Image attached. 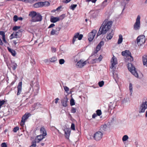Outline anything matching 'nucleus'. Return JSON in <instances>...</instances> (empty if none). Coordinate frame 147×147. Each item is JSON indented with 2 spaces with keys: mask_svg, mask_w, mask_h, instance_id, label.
Instances as JSON below:
<instances>
[{
  "mask_svg": "<svg viewBox=\"0 0 147 147\" xmlns=\"http://www.w3.org/2000/svg\"><path fill=\"white\" fill-rule=\"evenodd\" d=\"M75 103L74 100L73 98H71L70 101V104L71 106H73L75 105Z\"/></svg>",
  "mask_w": 147,
  "mask_h": 147,
  "instance_id": "obj_40",
  "label": "nucleus"
},
{
  "mask_svg": "<svg viewBox=\"0 0 147 147\" xmlns=\"http://www.w3.org/2000/svg\"><path fill=\"white\" fill-rule=\"evenodd\" d=\"M7 49L8 51L11 53V55L13 56H16V52L14 50L10 48L9 47H7Z\"/></svg>",
  "mask_w": 147,
  "mask_h": 147,
  "instance_id": "obj_26",
  "label": "nucleus"
},
{
  "mask_svg": "<svg viewBox=\"0 0 147 147\" xmlns=\"http://www.w3.org/2000/svg\"><path fill=\"white\" fill-rule=\"evenodd\" d=\"M113 24L112 21L106 19L104 21L97 34V37L101 34H105L110 29Z\"/></svg>",
  "mask_w": 147,
  "mask_h": 147,
  "instance_id": "obj_1",
  "label": "nucleus"
},
{
  "mask_svg": "<svg viewBox=\"0 0 147 147\" xmlns=\"http://www.w3.org/2000/svg\"><path fill=\"white\" fill-rule=\"evenodd\" d=\"M21 36L22 32L20 30H19L18 32H17L15 33H13L11 34L9 37V38L10 39H11L14 38H20Z\"/></svg>",
  "mask_w": 147,
  "mask_h": 147,
  "instance_id": "obj_8",
  "label": "nucleus"
},
{
  "mask_svg": "<svg viewBox=\"0 0 147 147\" xmlns=\"http://www.w3.org/2000/svg\"><path fill=\"white\" fill-rule=\"evenodd\" d=\"M36 12L34 11H31L30 12L29 14V16H30L32 19L34 18L37 14Z\"/></svg>",
  "mask_w": 147,
  "mask_h": 147,
  "instance_id": "obj_28",
  "label": "nucleus"
},
{
  "mask_svg": "<svg viewBox=\"0 0 147 147\" xmlns=\"http://www.w3.org/2000/svg\"><path fill=\"white\" fill-rule=\"evenodd\" d=\"M64 0L65 1H63V2L65 3H68L69 2H70L71 1V0Z\"/></svg>",
  "mask_w": 147,
  "mask_h": 147,
  "instance_id": "obj_59",
  "label": "nucleus"
},
{
  "mask_svg": "<svg viewBox=\"0 0 147 147\" xmlns=\"http://www.w3.org/2000/svg\"><path fill=\"white\" fill-rule=\"evenodd\" d=\"M132 85L131 83H130L129 85V89L131 94L132 92Z\"/></svg>",
  "mask_w": 147,
  "mask_h": 147,
  "instance_id": "obj_45",
  "label": "nucleus"
},
{
  "mask_svg": "<svg viewBox=\"0 0 147 147\" xmlns=\"http://www.w3.org/2000/svg\"><path fill=\"white\" fill-rule=\"evenodd\" d=\"M34 84L35 85L33 88V90L34 92V95L36 96L38 93L39 89V85L37 83H35Z\"/></svg>",
  "mask_w": 147,
  "mask_h": 147,
  "instance_id": "obj_12",
  "label": "nucleus"
},
{
  "mask_svg": "<svg viewBox=\"0 0 147 147\" xmlns=\"http://www.w3.org/2000/svg\"><path fill=\"white\" fill-rule=\"evenodd\" d=\"M76 112L75 108L72 107L71 110V112L73 113H75Z\"/></svg>",
  "mask_w": 147,
  "mask_h": 147,
  "instance_id": "obj_47",
  "label": "nucleus"
},
{
  "mask_svg": "<svg viewBox=\"0 0 147 147\" xmlns=\"http://www.w3.org/2000/svg\"><path fill=\"white\" fill-rule=\"evenodd\" d=\"M86 64V61H83L82 60H80L77 63L76 66L78 67L82 68Z\"/></svg>",
  "mask_w": 147,
  "mask_h": 147,
  "instance_id": "obj_14",
  "label": "nucleus"
},
{
  "mask_svg": "<svg viewBox=\"0 0 147 147\" xmlns=\"http://www.w3.org/2000/svg\"><path fill=\"white\" fill-rule=\"evenodd\" d=\"M104 44V42L103 41H101L98 45L101 47Z\"/></svg>",
  "mask_w": 147,
  "mask_h": 147,
  "instance_id": "obj_54",
  "label": "nucleus"
},
{
  "mask_svg": "<svg viewBox=\"0 0 147 147\" xmlns=\"http://www.w3.org/2000/svg\"><path fill=\"white\" fill-rule=\"evenodd\" d=\"M125 0H123L122 1L121 3V5L122 6H123V8L122 10V11H123L125 8V5L127 4V3L125 2Z\"/></svg>",
  "mask_w": 147,
  "mask_h": 147,
  "instance_id": "obj_33",
  "label": "nucleus"
},
{
  "mask_svg": "<svg viewBox=\"0 0 147 147\" xmlns=\"http://www.w3.org/2000/svg\"><path fill=\"white\" fill-rule=\"evenodd\" d=\"M51 50L53 52H55L56 51V49L55 48L52 47L51 48Z\"/></svg>",
  "mask_w": 147,
  "mask_h": 147,
  "instance_id": "obj_61",
  "label": "nucleus"
},
{
  "mask_svg": "<svg viewBox=\"0 0 147 147\" xmlns=\"http://www.w3.org/2000/svg\"><path fill=\"white\" fill-rule=\"evenodd\" d=\"M1 146L2 147H7V145L5 143L3 142L1 144Z\"/></svg>",
  "mask_w": 147,
  "mask_h": 147,
  "instance_id": "obj_55",
  "label": "nucleus"
},
{
  "mask_svg": "<svg viewBox=\"0 0 147 147\" xmlns=\"http://www.w3.org/2000/svg\"><path fill=\"white\" fill-rule=\"evenodd\" d=\"M123 41L122 36L120 34L119 35V38L118 40L117 43L119 44L121 43Z\"/></svg>",
  "mask_w": 147,
  "mask_h": 147,
  "instance_id": "obj_30",
  "label": "nucleus"
},
{
  "mask_svg": "<svg viewBox=\"0 0 147 147\" xmlns=\"http://www.w3.org/2000/svg\"><path fill=\"white\" fill-rule=\"evenodd\" d=\"M41 3H42V7L44 6H48L50 5V3L48 1L41 2Z\"/></svg>",
  "mask_w": 147,
  "mask_h": 147,
  "instance_id": "obj_32",
  "label": "nucleus"
},
{
  "mask_svg": "<svg viewBox=\"0 0 147 147\" xmlns=\"http://www.w3.org/2000/svg\"><path fill=\"white\" fill-rule=\"evenodd\" d=\"M101 47H100V46H99V45H98L97 46L96 49H97V50L99 51L101 48Z\"/></svg>",
  "mask_w": 147,
  "mask_h": 147,
  "instance_id": "obj_63",
  "label": "nucleus"
},
{
  "mask_svg": "<svg viewBox=\"0 0 147 147\" xmlns=\"http://www.w3.org/2000/svg\"><path fill=\"white\" fill-rule=\"evenodd\" d=\"M31 115L30 113H26L22 117V120L25 121Z\"/></svg>",
  "mask_w": 147,
  "mask_h": 147,
  "instance_id": "obj_25",
  "label": "nucleus"
},
{
  "mask_svg": "<svg viewBox=\"0 0 147 147\" xmlns=\"http://www.w3.org/2000/svg\"><path fill=\"white\" fill-rule=\"evenodd\" d=\"M101 47H100V46H99V45H98L97 46L96 49H97V50L99 51L101 48Z\"/></svg>",
  "mask_w": 147,
  "mask_h": 147,
  "instance_id": "obj_62",
  "label": "nucleus"
},
{
  "mask_svg": "<svg viewBox=\"0 0 147 147\" xmlns=\"http://www.w3.org/2000/svg\"><path fill=\"white\" fill-rule=\"evenodd\" d=\"M22 82H19L17 86V96L19 95L22 92Z\"/></svg>",
  "mask_w": 147,
  "mask_h": 147,
  "instance_id": "obj_15",
  "label": "nucleus"
},
{
  "mask_svg": "<svg viewBox=\"0 0 147 147\" xmlns=\"http://www.w3.org/2000/svg\"><path fill=\"white\" fill-rule=\"evenodd\" d=\"M20 28L21 27L20 26H14L13 28V30L14 31H16L18 29H20Z\"/></svg>",
  "mask_w": 147,
  "mask_h": 147,
  "instance_id": "obj_39",
  "label": "nucleus"
},
{
  "mask_svg": "<svg viewBox=\"0 0 147 147\" xmlns=\"http://www.w3.org/2000/svg\"><path fill=\"white\" fill-rule=\"evenodd\" d=\"M114 33L113 30L111 31L110 32L108 33L106 36V38L108 40H111L112 38Z\"/></svg>",
  "mask_w": 147,
  "mask_h": 147,
  "instance_id": "obj_22",
  "label": "nucleus"
},
{
  "mask_svg": "<svg viewBox=\"0 0 147 147\" xmlns=\"http://www.w3.org/2000/svg\"><path fill=\"white\" fill-rule=\"evenodd\" d=\"M107 128V125H102L101 126L100 130L102 131H106Z\"/></svg>",
  "mask_w": 147,
  "mask_h": 147,
  "instance_id": "obj_31",
  "label": "nucleus"
},
{
  "mask_svg": "<svg viewBox=\"0 0 147 147\" xmlns=\"http://www.w3.org/2000/svg\"><path fill=\"white\" fill-rule=\"evenodd\" d=\"M55 26V25L54 24H51L48 27V28H50L54 27Z\"/></svg>",
  "mask_w": 147,
  "mask_h": 147,
  "instance_id": "obj_58",
  "label": "nucleus"
},
{
  "mask_svg": "<svg viewBox=\"0 0 147 147\" xmlns=\"http://www.w3.org/2000/svg\"><path fill=\"white\" fill-rule=\"evenodd\" d=\"M45 136L41 134L38 136L37 138L35 139V140L34 141L38 143L45 138Z\"/></svg>",
  "mask_w": 147,
  "mask_h": 147,
  "instance_id": "obj_19",
  "label": "nucleus"
},
{
  "mask_svg": "<svg viewBox=\"0 0 147 147\" xmlns=\"http://www.w3.org/2000/svg\"><path fill=\"white\" fill-rule=\"evenodd\" d=\"M40 131V133L42 134V135L45 136H46L47 135L46 131L44 127H42L41 128Z\"/></svg>",
  "mask_w": 147,
  "mask_h": 147,
  "instance_id": "obj_23",
  "label": "nucleus"
},
{
  "mask_svg": "<svg viewBox=\"0 0 147 147\" xmlns=\"http://www.w3.org/2000/svg\"><path fill=\"white\" fill-rule=\"evenodd\" d=\"M64 89L65 91L67 92L69 90V88L67 86H65L64 87Z\"/></svg>",
  "mask_w": 147,
  "mask_h": 147,
  "instance_id": "obj_51",
  "label": "nucleus"
},
{
  "mask_svg": "<svg viewBox=\"0 0 147 147\" xmlns=\"http://www.w3.org/2000/svg\"><path fill=\"white\" fill-rule=\"evenodd\" d=\"M108 0H105L102 3V4L98 5L97 7V9H96L97 10H100L103 9L108 3Z\"/></svg>",
  "mask_w": 147,
  "mask_h": 147,
  "instance_id": "obj_11",
  "label": "nucleus"
},
{
  "mask_svg": "<svg viewBox=\"0 0 147 147\" xmlns=\"http://www.w3.org/2000/svg\"><path fill=\"white\" fill-rule=\"evenodd\" d=\"M102 57L101 56V55H100L99 56V57L98 59H94V60H93V61H94V62H96V61H97L98 59H99V60L100 61H101L102 60Z\"/></svg>",
  "mask_w": 147,
  "mask_h": 147,
  "instance_id": "obj_43",
  "label": "nucleus"
},
{
  "mask_svg": "<svg viewBox=\"0 0 147 147\" xmlns=\"http://www.w3.org/2000/svg\"><path fill=\"white\" fill-rule=\"evenodd\" d=\"M122 55L123 56H125L127 58V59H129L130 61H133L134 59L131 55L130 52L128 50H125L122 51L121 53Z\"/></svg>",
  "mask_w": 147,
  "mask_h": 147,
  "instance_id": "obj_6",
  "label": "nucleus"
},
{
  "mask_svg": "<svg viewBox=\"0 0 147 147\" xmlns=\"http://www.w3.org/2000/svg\"><path fill=\"white\" fill-rule=\"evenodd\" d=\"M68 98L66 96L64 97L63 99L61 100V104L62 105L65 107H66L67 106V103L68 101Z\"/></svg>",
  "mask_w": 147,
  "mask_h": 147,
  "instance_id": "obj_18",
  "label": "nucleus"
},
{
  "mask_svg": "<svg viewBox=\"0 0 147 147\" xmlns=\"http://www.w3.org/2000/svg\"><path fill=\"white\" fill-rule=\"evenodd\" d=\"M71 128L73 130H75V124L74 123L71 124Z\"/></svg>",
  "mask_w": 147,
  "mask_h": 147,
  "instance_id": "obj_50",
  "label": "nucleus"
},
{
  "mask_svg": "<svg viewBox=\"0 0 147 147\" xmlns=\"http://www.w3.org/2000/svg\"><path fill=\"white\" fill-rule=\"evenodd\" d=\"M59 64L61 65H62L64 63L65 61L64 59H59Z\"/></svg>",
  "mask_w": 147,
  "mask_h": 147,
  "instance_id": "obj_44",
  "label": "nucleus"
},
{
  "mask_svg": "<svg viewBox=\"0 0 147 147\" xmlns=\"http://www.w3.org/2000/svg\"><path fill=\"white\" fill-rule=\"evenodd\" d=\"M103 134L100 131L96 132L94 135V139L96 141H98L102 138Z\"/></svg>",
  "mask_w": 147,
  "mask_h": 147,
  "instance_id": "obj_7",
  "label": "nucleus"
},
{
  "mask_svg": "<svg viewBox=\"0 0 147 147\" xmlns=\"http://www.w3.org/2000/svg\"><path fill=\"white\" fill-rule=\"evenodd\" d=\"M36 142L33 141L32 143V145L30 147H35L36 146Z\"/></svg>",
  "mask_w": 147,
  "mask_h": 147,
  "instance_id": "obj_42",
  "label": "nucleus"
},
{
  "mask_svg": "<svg viewBox=\"0 0 147 147\" xmlns=\"http://www.w3.org/2000/svg\"><path fill=\"white\" fill-rule=\"evenodd\" d=\"M98 85L100 87H102L103 86L104 84V82L103 81L99 82Z\"/></svg>",
  "mask_w": 147,
  "mask_h": 147,
  "instance_id": "obj_41",
  "label": "nucleus"
},
{
  "mask_svg": "<svg viewBox=\"0 0 147 147\" xmlns=\"http://www.w3.org/2000/svg\"><path fill=\"white\" fill-rule=\"evenodd\" d=\"M57 60V57H53L50 59V61L54 62Z\"/></svg>",
  "mask_w": 147,
  "mask_h": 147,
  "instance_id": "obj_37",
  "label": "nucleus"
},
{
  "mask_svg": "<svg viewBox=\"0 0 147 147\" xmlns=\"http://www.w3.org/2000/svg\"><path fill=\"white\" fill-rule=\"evenodd\" d=\"M129 139V137L127 135H124L122 138V141L125 142L127 140Z\"/></svg>",
  "mask_w": 147,
  "mask_h": 147,
  "instance_id": "obj_34",
  "label": "nucleus"
},
{
  "mask_svg": "<svg viewBox=\"0 0 147 147\" xmlns=\"http://www.w3.org/2000/svg\"><path fill=\"white\" fill-rule=\"evenodd\" d=\"M61 7H62V6H59V7H58L57 8H56V9L54 11H58L59 9H60L61 8Z\"/></svg>",
  "mask_w": 147,
  "mask_h": 147,
  "instance_id": "obj_60",
  "label": "nucleus"
},
{
  "mask_svg": "<svg viewBox=\"0 0 147 147\" xmlns=\"http://www.w3.org/2000/svg\"><path fill=\"white\" fill-rule=\"evenodd\" d=\"M65 132V137L66 138L68 139L71 132V130L69 128H66L64 130Z\"/></svg>",
  "mask_w": 147,
  "mask_h": 147,
  "instance_id": "obj_16",
  "label": "nucleus"
},
{
  "mask_svg": "<svg viewBox=\"0 0 147 147\" xmlns=\"http://www.w3.org/2000/svg\"><path fill=\"white\" fill-rule=\"evenodd\" d=\"M111 63L112 64L111 68H113L115 65L117 63V58L114 56H113L111 60Z\"/></svg>",
  "mask_w": 147,
  "mask_h": 147,
  "instance_id": "obj_17",
  "label": "nucleus"
},
{
  "mask_svg": "<svg viewBox=\"0 0 147 147\" xmlns=\"http://www.w3.org/2000/svg\"><path fill=\"white\" fill-rule=\"evenodd\" d=\"M60 20V18L57 17H54L52 16L50 19V21L52 23H55L59 21Z\"/></svg>",
  "mask_w": 147,
  "mask_h": 147,
  "instance_id": "obj_21",
  "label": "nucleus"
},
{
  "mask_svg": "<svg viewBox=\"0 0 147 147\" xmlns=\"http://www.w3.org/2000/svg\"><path fill=\"white\" fill-rule=\"evenodd\" d=\"M97 115L96 113H94L92 115V117L93 118H94L96 117L97 116Z\"/></svg>",
  "mask_w": 147,
  "mask_h": 147,
  "instance_id": "obj_64",
  "label": "nucleus"
},
{
  "mask_svg": "<svg viewBox=\"0 0 147 147\" xmlns=\"http://www.w3.org/2000/svg\"><path fill=\"white\" fill-rule=\"evenodd\" d=\"M25 121L23 120H22H22L20 122V124L21 126L23 125H24V123H25Z\"/></svg>",
  "mask_w": 147,
  "mask_h": 147,
  "instance_id": "obj_57",
  "label": "nucleus"
},
{
  "mask_svg": "<svg viewBox=\"0 0 147 147\" xmlns=\"http://www.w3.org/2000/svg\"><path fill=\"white\" fill-rule=\"evenodd\" d=\"M140 15H138L136 19V22L134 23V29L136 30H138L140 28Z\"/></svg>",
  "mask_w": 147,
  "mask_h": 147,
  "instance_id": "obj_3",
  "label": "nucleus"
},
{
  "mask_svg": "<svg viewBox=\"0 0 147 147\" xmlns=\"http://www.w3.org/2000/svg\"><path fill=\"white\" fill-rule=\"evenodd\" d=\"M17 65L16 63H12V66L13 70H15L16 68Z\"/></svg>",
  "mask_w": 147,
  "mask_h": 147,
  "instance_id": "obj_36",
  "label": "nucleus"
},
{
  "mask_svg": "<svg viewBox=\"0 0 147 147\" xmlns=\"http://www.w3.org/2000/svg\"><path fill=\"white\" fill-rule=\"evenodd\" d=\"M42 3H41V2L37 3L34 4V6L35 8L42 7Z\"/></svg>",
  "mask_w": 147,
  "mask_h": 147,
  "instance_id": "obj_27",
  "label": "nucleus"
},
{
  "mask_svg": "<svg viewBox=\"0 0 147 147\" xmlns=\"http://www.w3.org/2000/svg\"><path fill=\"white\" fill-rule=\"evenodd\" d=\"M42 20V17L41 15L39 13H38L34 18L31 19V21L34 22L41 21Z\"/></svg>",
  "mask_w": 147,
  "mask_h": 147,
  "instance_id": "obj_10",
  "label": "nucleus"
},
{
  "mask_svg": "<svg viewBox=\"0 0 147 147\" xmlns=\"http://www.w3.org/2000/svg\"><path fill=\"white\" fill-rule=\"evenodd\" d=\"M137 43L138 45H141L144 44L145 41V37L144 35L139 36L137 38Z\"/></svg>",
  "mask_w": 147,
  "mask_h": 147,
  "instance_id": "obj_5",
  "label": "nucleus"
},
{
  "mask_svg": "<svg viewBox=\"0 0 147 147\" xmlns=\"http://www.w3.org/2000/svg\"><path fill=\"white\" fill-rule=\"evenodd\" d=\"M0 35L2 36V39L3 42L6 43H7V41L5 38V32L3 31H0Z\"/></svg>",
  "mask_w": 147,
  "mask_h": 147,
  "instance_id": "obj_24",
  "label": "nucleus"
},
{
  "mask_svg": "<svg viewBox=\"0 0 147 147\" xmlns=\"http://www.w3.org/2000/svg\"><path fill=\"white\" fill-rule=\"evenodd\" d=\"M77 5L76 4H72L70 6L69 8L70 9L74 10L77 7Z\"/></svg>",
  "mask_w": 147,
  "mask_h": 147,
  "instance_id": "obj_35",
  "label": "nucleus"
},
{
  "mask_svg": "<svg viewBox=\"0 0 147 147\" xmlns=\"http://www.w3.org/2000/svg\"><path fill=\"white\" fill-rule=\"evenodd\" d=\"M99 51L97 50L96 49V50H95L94 52L92 54V55H93L95 54H96Z\"/></svg>",
  "mask_w": 147,
  "mask_h": 147,
  "instance_id": "obj_56",
  "label": "nucleus"
},
{
  "mask_svg": "<svg viewBox=\"0 0 147 147\" xmlns=\"http://www.w3.org/2000/svg\"><path fill=\"white\" fill-rule=\"evenodd\" d=\"M61 29V27H57L56 28V29H52L51 32V35L55 34L57 35L59 34V31Z\"/></svg>",
  "mask_w": 147,
  "mask_h": 147,
  "instance_id": "obj_13",
  "label": "nucleus"
},
{
  "mask_svg": "<svg viewBox=\"0 0 147 147\" xmlns=\"http://www.w3.org/2000/svg\"><path fill=\"white\" fill-rule=\"evenodd\" d=\"M128 68L129 71L136 77L138 78V75L137 71H136L135 68L133 65L131 63L128 64Z\"/></svg>",
  "mask_w": 147,
  "mask_h": 147,
  "instance_id": "obj_2",
  "label": "nucleus"
},
{
  "mask_svg": "<svg viewBox=\"0 0 147 147\" xmlns=\"http://www.w3.org/2000/svg\"><path fill=\"white\" fill-rule=\"evenodd\" d=\"M96 114L97 115L100 116L102 114L101 111L100 110L98 109L96 111Z\"/></svg>",
  "mask_w": 147,
  "mask_h": 147,
  "instance_id": "obj_38",
  "label": "nucleus"
},
{
  "mask_svg": "<svg viewBox=\"0 0 147 147\" xmlns=\"http://www.w3.org/2000/svg\"><path fill=\"white\" fill-rule=\"evenodd\" d=\"M147 109V101L143 102L141 104L139 110L140 113L145 112V110Z\"/></svg>",
  "mask_w": 147,
  "mask_h": 147,
  "instance_id": "obj_4",
  "label": "nucleus"
},
{
  "mask_svg": "<svg viewBox=\"0 0 147 147\" xmlns=\"http://www.w3.org/2000/svg\"><path fill=\"white\" fill-rule=\"evenodd\" d=\"M142 60L144 65L147 67V55H144L143 56Z\"/></svg>",
  "mask_w": 147,
  "mask_h": 147,
  "instance_id": "obj_20",
  "label": "nucleus"
},
{
  "mask_svg": "<svg viewBox=\"0 0 147 147\" xmlns=\"http://www.w3.org/2000/svg\"><path fill=\"white\" fill-rule=\"evenodd\" d=\"M83 37V35L82 34H79L78 36V40H81Z\"/></svg>",
  "mask_w": 147,
  "mask_h": 147,
  "instance_id": "obj_52",
  "label": "nucleus"
},
{
  "mask_svg": "<svg viewBox=\"0 0 147 147\" xmlns=\"http://www.w3.org/2000/svg\"><path fill=\"white\" fill-rule=\"evenodd\" d=\"M97 0H85L87 2H89L91 1L92 3H95Z\"/></svg>",
  "mask_w": 147,
  "mask_h": 147,
  "instance_id": "obj_53",
  "label": "nucleus"
},
{
  "mask_svg": "<svg viewBox=\"0 0 147 147\" xmlns=\"http://www.w3.org/2000/svg\"><path fill=\"white\" fill-rule=\"evenodd\" d=\"M79 35V33H78V32L76 33L75 34V35L73 38V40H72V44H74L75 42L76 41V38H78Z\"/></svg>",
  "mask_w": 147,
  "mask_h": 147,
  "instance_id": "obj_29",
  "label": "nucleus"
},
{
  "mask_svg": "<svg viewBox=\"0 0 147 147\" xmlns=\"http://www.w3.org/2000/svg\"><path fill=\"white\" fill-rule=\"evenodd\" d=\"M19 129V127H16L13 129V131L14 132H16Z\"/></svg>",
  "mask_w": 147,
  "mask_h": 147,
  "instance_id": "obj_46",
  "label": "nucleus"
},
{
  "mask_svg": "<svg viewBox=\"0 0 147 147\" xmlns=\"http://www.w3.org/2000/svg\"><path fill=\"white\" fill-rule=\"evenodd\" d=\"M96 33V30H93L88 34V38L90 42H91L93 40Z\"/></svg>",
  "mask_w": 147,
  "mask_h": 147,
  "instance_id": "obj_9",
  "label": "nucleus"
},
{
  "mask_svg": "<svg viewBox=\"0 0 147 147\" xmlns=\"http://www.w3.org/2000/svg\"><path fill=\"white\" fill-rule=\"evenodd\" d=\"M18 17L17 16L15 15L14 16L13 18V20L15 22L17 21L18 20Z\"/></svg>",
  "mask_w": 147,
  "mask_h": 147,
  "instance_id": "obj_49",
  "label": "nucleus"
},
{
  "mask_svg": "<svg viewBox=\"0 0 147 147\" xmlns=\"http://www.w3.org/2000/svg\"><path fill=\"white\" fill-rule=\"evenodd\" d=\"M65 14H63L62 15H61L59 17V18H60V20H62L65 17Z\"/></svg>",
  "mask_w": 147,
  "mask_h": 147,
  "instance_id": "obj_48",
  "label": "nucleus"
}]
</instances>
